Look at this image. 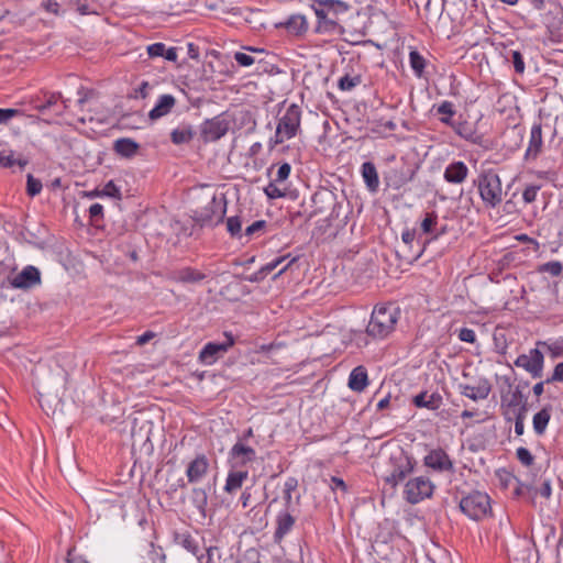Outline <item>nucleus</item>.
Segmentation results:
<instances>
[{
	"mask_svg": "<svg viewBox=\"0 0 563 563\" xmlns=\"http://www.w3.org/2000/svg\"><path fill=\"white\" fill-rule=\"evenodd\" d=\"M301 114L302 111L296 103H291L285 110L279 111L275 134L267 142L269 151L294 139L300 132Z\"/></svg>",
	"mask_w": 563,
	"mask_h": 563,
	"instance_id": "obj_1",
	"label": "nucleus"
},
{
	"mask_svg": "<svg viewBox=\"0 0 563 563\" xmlns=\"http://www.w3.org/2000/svg\"><path fill=\"white\" fill-rule=\"evenodd\" d=\"M400 310L393 305L376 306L372 312L366 332L374 339H385L394 330L399 320Z\"/></svg>",
	"mask_w": 563,
	"mask_h": 563,
	"instance_id": "obj_2",
	"label": "nucleus"
},
{
	"mask_svg": "<svg viewBox=\"0 0 563 563\" xmlns=\"http://www.w3.org/2000/svg\"><path fill=\"white\" fill-rule=\"evenodd\" d=\"M474 184L486 207L496 208L503 202L504 191L501 180L493 168L482 170Z\"/></svg>",
	"mask_w": 563,
	"mask_h": 563,
	"instance_id": "obj_3",
	"label": "nucleus"
},
{
	"mask_svg": "<svg viewBox=\"0 0 563 563\" xmlns=\"http://www.w3.org/2000/svg\"><path fill=\"white\" fill-rule=\"evenodd\" d=\"M461 510L473 520H481L492 511L490 498L478 490L470 493L460 501Z\"/></svg>",
	"mask_w": 563,
	"mask_h": 563,
	"instance_id": "obj_4",
	"label": "nucleus"
},
{
	"mask_svg": "<svg viewBox=\"0 0 563 563\" xmlns=\"http://www.w3.org/2000/svg\"><path fill=\"white\" fill-rule=\"evenodd\" d=\"M389 462L393 468L384 476V481L395 487L413 471L415 461L404 452H399L390 455Z\"/></svg>",
	"mask_w": 563,
	"mask_h": 563,
	"instance_id": "obj_5",
	"label": "nucleus"
},
{
	"mask_svg": "<svg viewBox=\"0 0 563 563\" xmlns=\"http://www.w3.org/2000/svg\"><path fill=\"white\" fill-rule=\"evenodd\" d=\"M433 490L434 485L427 476H417L406 483L404 496L408 503L418 504L419 501L431 497Z\"/></svg>",
	"mask_w": 563,
	"mask_h": 563,
	"instance_id": "obj_6",
	"label": "nucleus"
},
{
	"mask_svg": "<svg viewBox=\"0 0 563 563\" xmlns=\"http://www.w3.org/2000/svg\"><path fill=\"white\" fill-rule=\"evenodd\" d=\"M515 365L523 368L532 378H541L543 374L544 356L539 349H531L528 353L520 354L516 358Z\"/></svg>",
	"mask_w": 563,
	"mask_h": 563,
	"instance_id": "obj_7",
	"label": "nucleus"
},
{
	"mask_svg": "<svg viewBox=\"0 0 563 563\" xmlns=\"http://www.w3.org/2000/svg\"><path fill=\"white\" fill-rule=\"evenodd\" d=\"M227 340L224 342H209L207 343L199 353V361L205 365L214 364L219 357H221L234 344V340L231 335L225 334Z\"/></svg>",
	"mask_w": 563,
	"mask_h": 563,
	"instance_id": "obj_8",
	"label": "nucleus"
},
{
	"mask_svg": "<svg viewBox=\"0 0 563 563\" xmlns=\"http://www.w3.org/2000/svg\"><path fill=\"white\" fill-rule=\"evenodd\" d=\"M423 464L424 466L439 473L454 472L453 461L441 448L430 450L429 453L423 457Z\"/></svg>",
	"mask_w": 563,
	"mask_h": 563,
	"instance_id": "obj_9",
	"label": "nucleus"
},
{
	"mask_svg": "<svg viewBox=\"0 0 563 563\" xmlns=\"http://www.w3.org/2000/svg\"><path fill=\"white\" fill-rule=\"evenodd\" d=\"M256 459V452L253 448L242 441H238L229 452V462L232 468H241L252 463Z\"/></svg>",
	"mask_w": 563,
	"mask_h": 563,
	"instance_id": "obj_10",
	"label": "nucleus"
},
{
	"mask_svg": "<svg viewBox=\"0 0 563 563\" xmlns=\"http://www.w3.org/2000/svg\"><path fill=\"white\" fill-rule=\"evenodd\" d=\"M440 121L451 126L460 137L473 144H482L483 135L477 132V129L473 122L453 121L450 119H440Z\"/></svg>",
	"mask_w": 563,
	"mask_h": 563,
	"instance_id": "obj_11",
	"label": "nucleus"
},
{
	"mask_svg": "<svg viewBox=\"0 0 563 563\" xmlns=\"http://www.w3.org/2000/svg\"><path fill=\"white\" fill-rule=\"evenodd\" d=\"M228 129L225 120L216 117L202 123L200 133L205 142H214L225 135Z\"/></svg>",
	"mask_w": 563,
	"mask_h": 563,
	"instance_id": "obj_12",
	"label": "nucleus"
},
{
	"mask_svg": "<svg viewBox=\"0 0 563 563\" xmlns=\"http://www.w3.org/2000/svg\"><path fill=\"white\" fill-rule=\"evenodd\" d=\"M40 283H41V273L35 266H32V265L24 267L11 280V285L14 288H19V289L32 288L35 285H38Z\"/></svg>",
	"mask_w": 563,
	"mask_h": 563,
	"instance_id": "obj_13",
	"label": "nucleus"
},
{
	"mask_svg": "<svg viewBox=\"0 0 563 563\" xmlns=\"http://www.w3.org/2000/svg\"><path fill=\"white\" fill-rule=\"evenodd\" d=\"M468 167L462 161L451 162L444 169L443 178L452 185L463 184L468 176Z\"/></svg>",
	"mask_w": 563,
	"mask_h": 563,
	"instance_id": "obj_14",
	"label": "nucleus"
},
{
	"mask_svg": "<svg viewBox=\"0 0 563 563\" xmlns=\"http://www.w3.org/2000/svg\"><path fill=\"white\" fill-rule=\"evenodd\" d=\"M209 460L206 455H197L187 466L186 476L189 483L200 482L208 473Z\"/></svg>",
	"mask_w": 563,
	"mask_h": 563,
	"instance_id": "obj_15",
	"label": "nucleus"
},
{
	"mask_svg": "<svg viewBox=\"0 0 563 563\" xmlns=\"http://www.w3.org/2000/svg\"><path fill=\"white\" fill-rule=\"evenodd\" d=\"M459 388L461 395L474 401L486 399L492 390L490 384L486 379H481L476 385L460 384Z\"/></svg>",
	"mask_w": 563,
	"mask_h": 563,
	"instance_id": "obj_16",
	"label": "nucleus"
},
{
	"mask_svg": "<svg viewBox=\"0 0 563 563\" xmlns=\"http://www.w3.org/2000/svg\"><path fill=\"white\" fill-rule=\"evenodd\" d=\"M543 139H542V125L541 123H534L530 130V137L528 147L525 153V158L536 159L542 152Z\"/></svg>",
	"mask_w": 563,
	"mask_h": 563,
	"instance_id": "obj_17",
	"label": "nucleus"
},
{
	"mask_svg": "<svg viewBox=\"0 0 563 563\" xmlns=\"http://www.w3.org/2000/svg\"><path fill=\"white\" fill-rule=\"evenodd\" d=\"M295 522L296 518L290 514L289 509L280 511L276 517L275 541L280 542L291 531Z\"/></svg>",
	"mask_w": 563,
	"mask_h": 563,
	"instance_id": "obj_18",
	"label": "nucleus"
},
{
	"mask_svg": "<svg viewBox=\"0 0 563 563\" xmlns=\"http://www.w3.org/2000/svg\"><path fill=\"white\" fill-rule=\"evenodd\" d=\"M206 278V275L192 267H183L169 274V279L183 284H196Z\"/></svg>",
	"mask_w": 563,
	"mask_h": 563,
	"instance_id": "obj_19",
	"label": "nucleus"
},
{
	"mask_svg": "<svg viewBox=\"0 0 563 563\" xmlns=\"http://www.w3.org/2000/svg\"><path fill=\"white\" fill-rule=\"evenodd\" d=\"M176 104V99L172 95H162L158 97L154 108L148 112L152 121L167 115Z\"/></svg>",
	"mask_w": 563,
	"mask_h": 563,
	"instance_id": "obj_20",
	"label": "nucleus"
},
{
	"mask_svg": "<svg viewBox=\"0 0 563 563\" xmlns=\"http://www.w3.org/2000/svg\"><path fill=\"white\" fill-rule=\"evenodd\" d=\"M361 175L369 192L376 194L379 189V177L375 165L365 162L361 166Z\"/></svg>",
	"mask_w": 563,
	"mask_h": 563,
	"instance_id": "obj_21",
	"label": "nucleus"
},
{
	"mask_svg": "<svg viewBox=\"0 0 563 563\" xmlns=\"http://www.w3.org/2000/svg\"><path fill=\"white\" fill-rule=\"evenodd\" d=\"M146 52L151 58L164 57L169 62H176L178 58L176 47H166V45L161 42L148 45Z\"/></svg>",
	"mask_w": 563,
	"mask_h": 563,
	"instance_id": "obj_22",
	"label": "nucleus"
},
{
	"mask_svg": "<svg viewBox=\"0 0 563 563\" xmlns=\"http://www.w3.org/2000/svg\"><path fill=\"white\" fill-rule=\"evenodd\" d=\"M347 385L353 391H363L368 385V376L366 368L364 366H357L353 368L349 376Z\"/></svg>",
	"mask_w": 563,
	"mask_h": 563,
	"instance_id": "obj_23",
	"label": "nucleus"
},
{
	"mask_svg": "<svg viewBox=\"0 0 563 563\" xmlns=\"http://www.w3.org/2000/svg\"><path fill=\"white\" fill-rule=\"evenodd\" d=\"M412 404L418 408L437 410L442 404V397L435 393L428 394L427 391H422L413 397Z\"/></svg>",
	"mask_w": 563,
	"mask_h": 563,
	"instance_id": "obj_24",
	"label": "nucleus"
},
{
	"mask_svg": "<svg viewBox=\"0 0 563 563\" xmlns=\"http://www.w3.org/2000/svg\"><path fill=\"white\" fill-rule=\"evenodd\" d=\"M247 476V471H241L239 468L230 470L225 481L224 490L229 494L238 492L242 487Z\"/></svg>",
	"mask_w": 563,
	"mask_h": 563,
	"instance_id": "obj_25",
	"label": "nucleus"
},
{
	"mask_svg": "<svg viewBox=\"0 0 563 563\" xmlns=\"http://www.w3.org/2000/svg\"><path fill=\"white\" fill-rule=\"evenodd\" d=\"M140 148L139 143L129 137H122L114 142L113 150L114 152L125 158H131L136 155Z\"/></svg>",
	"mask_w": 563,
	"mask_h": 563,
	"instance_id": "obj_26",
	"label": "nucleus"
},
{
	"mask_svg": "<svg viewBox=\"0 0 563 563\" xmlns=\"http://www.w3.org/2000/svg\"><path fill=\"white\" fill-rule=\"evenodd\" d=\"M439 217L435 212H427L423 220L420 223V230L424 234H434L431 240H435L438 236L444 233V229L438 230Z\"/></svg>",
	"mask_w": 563,
	"mask_h": 563,
	"instance_id": "obj_27",
	"label": "nucleus"
},
{
	"mask_svg": "<svg viewBox=\"0 0 563 563\" xmlns=\"http://www.w3.org/2000/svg\"><path fill=\"white\" fill-rule=\"evenodd\" d=\"M195 135L190 125H181L170 133L172 142L176 145L189 143Z\"/></svg>",
	"mask_w": 563,
	"mask_h": 563,
	"instance_id": "obj_28",
	"label": "nucleus"
},
{
	"mask_svg": "<svg viewBox=\"0 0 563 563\" xmlns=\"http://www.w3.org/2000/svg\"><path fill=\"white\" fill-rule=\"evenodd\" d=\"M550 412L548 409H542L533 416V430L537 434L544 433L550 421Z\"/></svg>",
	"mask_w": 563,
	"mask_h": 563,
	"instance_id": "obj_29",
	"label": "nucleus"
},
{
	"mask_svg": "<svg viewBox=\"0 0 563 563\" xmlns=\"http://www.w3.org/2000/svg\"><path fill=\"white\" fill-rule=\"evenodd\" d=\"M318 2L325 7L329 12L332 11L335 14L344 13L350 8L347 3L341 0H318Z\"/></svg>",
	"mask_w": 563,
	"mask_h": 563,
	"instance_id": "obj_30",
	"label": "nucleus"
},
{
	"mask_svg": "<svg viewBox=\"0 0 563 563\" xmlns=\"http://www.w3.org/2000/svg\"><path fill=\"white\" fill-rule=\"evenodd\" d=\"M410 66L417 76H421L426 66L424 58L417 51H411L409 54Z\"/></svg>",
	"mask_w": 563,
	"mask_h": 563,
	"instance_id": "obj_31",
	"label": "nucleus"
},
{
	"mask_svg": "<svg viewBox=\"0 0 563 563\" xmlns=\"http://www.w3.org/2000/svg\"><path fill=\"white\" fill-rule=\"evenodd\" d=\"M177 541L188 552L192 553L196 556H199L198 555V547L196 544V541L194 540V538L190 534H186V533L179 534V536H177Z\"/></svg>",
	"mask_w": 563,
	"mask_h": 563,
	"instance_id": "obj_32",
	"label": "nucleus"
},
{
	"mask_svg": "<svg viewBox=\"0 0 563 563\" xmlns=\"http://www.w3.org/2000/svg\"><path fill=\"white\" fill-rule=\"evenodd\" d=\"M298 486V482L296 478H288L285 484H284V489H283V493H284V500H285V505H286V509H289V506L291 504V499H292V492L296 490Z\"/></svg>",
	"mask_w": 563,
	"mask_h": 563,
	"instance_id": "obj_33",
	"label": "nucleus"
},
{
	"mask_svg": "<svg viewBox=\"0 0 563 563\" xmlns=\"http://www.w3.org/2000/svg\"><path fill=\"white\" fill-rule=\"evenodd\" d=\"M227 230L233 238H242V221L239 217H230L227 220Z\"/></svg>",
	"mask_w": 563,
	"mask_h": 563,
	"instance_id": "obj_34",
	"label": "nucleus"
},
{
	"mask_svg": "<svg viewBox=\"0 0 563 563\" xmlns=\"http://www.w3.org/2000/svg\"><path fill=\"white\" fill-rule=\"evenodd\" d=\"M526 407H520L514 412L515 417V432L517 435H522L525 431Z\"/></svg>",
	"mask_w": 563,
	"mask_h": 563,
	"instance_id": "obj_35",
	"label": "nucleus"
},
{
	"mask_svg": "<svg viewBox=\"0 0 563 563\" xmlns=\"http://www.w3.org/2000/svg\"><path fill=\"white\" fill-rule=\"evenodd\" d=\"M413 177V173H411L410 175H405L404 173H398L397 170H393L391 172V175H390V185L396 188V189H399L400 187H402L405 184H407L408 181H410Z\"/></svg>",
	"mask_w": 563,
	"mask_h": 563,
	"instance_id": "obj_36",
	"label": "nucleus"
},
{
	"mask_svg": "<svg viewBox=\"0 0 563 563\" xmlns=\"http://www.w3.org/2000/svg\"><path fill=\"white\" fill-rule=\"evenodd\" d=\"M200 563H221L220 550L217 547H210L207 549L205 555L198 556Z\"/></svg>",
	"mask_w": 563,
	"mask_h": 563,
	"instance_id": "obj_37",
	"label": "nucleus"
},
{
	"mask_svg": "<svg viewBox=\"0 0 563 563\" xmlns=\"http://www.w3.org/2000/svg\"><path fill=\"white\" fill-rule=\"evenodd\" d=\"M62 98L63 95L60 92H51L47 95V99L43 103L36 106V109L41 113H44L49 108L56 106Z\"/></svg>",
	"mask_w": 563,
	"mask_h": 563,
	"instance_id": "obj_38",
	"label": "nucleus"
},
{
	"mask_svg": "<svg viewBox=\"0 0 563 563\" xmlns=\"http://www.w3.org/2000/svg\"><path fill=\"white\" fill-rule=\"evenodd\" d=\"M101 195L117 200L122 199L121 189L114 184L113 180H109L101 189Z\"/></svg>",
	"mask_w": 563,
	"mask_h": 563,
	"instance_id": "obj_39",
	"label": "nucleus"
},
{
	"mask_svg": "<svg viewBox=\"0 0 563 563\" xmlns=\"http://www.w3.org/2000/svg\"><path fill=\"white\" fill-rule=\"evenodd\" d=\"M358 84H361V78L360 76H349V75H345L343 77L340 78L339 80V88L343 91H350L352 90L354 87H356Z\"/></svg>",
	"mask_w": 563,
	"mask_h": 563,
	"instance_id": "obj_40",
	"label": "nucleus"
},
{
	"mask_svg": "<svg viewBox=\"0 0 563 563\" xmlns=\"http://www.w3.org/2000/svg\"><path fill=\"white\" fill-rule=\"evenodd\" d=\"M192 501L198 509L203 510L207 506L208 496L205 489L194 488L192 489Z\"/></svg>",
	"mask_w": 563,
	"mask_h": 563,
	"instance_id": "obj_41",
	"label": "nucleus"
},
{
	"mask_svg": "<svg viewBox=\"0 0 563 563\" xmlns=\"http://www.w3.org/2000/svg\"><path fill=\"white\" fill-rule=\"evenodd\" d=\"M42 183L40 179H36L33 177V175L29 174L27 175V180H26V192L27 195H30L31 197H34L36 195H38L42 190Z\"/></svg>",
	"mask_w": 563,
	"mask_h": 563,
	"instance_id": "obj_42",
	"label": "nucleus"
},
{
	"mask_svg": "<svg viewBox=\"0 0 563 563\" xmlns=\"http://www.w3.org/2000/svg\"><path fill=\"white\" fill-rule=\"evenodd\" d=\"M516 456L518 461L525 466H531L533 464L534 457L526 448H518L516 451Z\"/></svg>",
	"mask_w": 563,
	"mask_h": 563,
	"instance_id": "obj_43",
	"label": "nucleus"
},
{
	"mask_svg": "<svg viewBox=\"0 0 563 563\" xmlns=\"http://www.w3.org/2000/svg\"><path fill=\"white\" fill-rule=\"evenodd\" d=\"M266 196L271 199H277V198H282V197H285L286 195V191L285 189H280L276 183H269L265 189H264Z\"/></svg>",
	"mask_w": 563,
	"mask_h": 563,
	"instance_id": "obj_44",
	"label": "nucleus"
},
{
	"mask_svg": "<svg viewBox=\"0 0 563 563\" xmlns=\"http://www.w3.org/2000/svg\"><path fill=\"white\" fill-rule=\"evenodd\" d=\"M265 227H266V221L257 220L245 229L244 235L247 238H252L253 235H255L257 233L264 232Z\"/></svg>",
	"mask_w": 563,
	"mask_h": 563,
	"instance_id": "obj_45",
	"label": "nucleus"
},
{
	"mask_svg": "<svg viewBox=\"0 0 563 563\" xmlns=\"http://www.w3.org/2000/svg\"><path fill=\"white\" fill-rule=\"evenodd\" d=\"M563 266L560 262H548L541 266V272L549 273L551 276H559L562 273Z\"/></svg>",
	"mask_w": 563,
	"mask_h": 563,
	"instance_id": "obj_46",
	"label": "nucleus"
},
{
	"mask_svg": "<svg viewBox=\"0 0 563 563\" xmlns=\"http://www.w3.org/2000/svg\"><path fill=\"white\" fill-rule=\"evenodd\" d=\"M511 62H512L515 71L517 74L521 75L525 73L526 66H525L523 57L520 52H518V51L511 52Z\"/></svg>",
	"mask_w": 563,
	"mask_h": 563,
	"instance_id": "obj_47",
	"label": "nucleus"
},
{
	"mask_svg": "<svg viewBox=\"0 0 563 563\" xmlns=\"http://www.w3.org/2000/svg\"><path fill=\"white\" fill-rule=\"evenodd\" d=\"M438 113L443 115L441 119H450V120H452V117L455 113L453 103L450 102V101H443L438 107Z\"/></svg>",
	"mask_w": 563,
	"mask_h": 563,
	"instance_id": "obj_48",
	"label": "nucleus"
},
{
	"mask_svg": "<svg viewBox=\"0 0 563 563\" xmlns=\"http://www.w3.org/2000/svg\"><path fill=\"white\" fill-rule=\"evenodd\" d=\"M234 59L240 66L243 67H249L253 65L255 62L253 56L242 52H236L234 54Z\"/></svg>",
	"mask_w": 563,
	"mask_h": 563,
	"instance_id": "obj_49",
	"label": "nucleus"
},
{
	"mask_svg": "<svg viewBox=\"0 0 563 563\" xmlns=\"http://www.w3.org/2000/svg\"><path fill=\"white\" fill-rule=\"evenodd\" d=\"M291 166L288 163H284L279 166L276 177L274 179L275 183L285 181L290 175Z\"/></svg>",
	"mask_w": 563,
	"mask_h": 563,
	"instance_id": "obj_50",
	"label": "nucleus"
},
{
	"mask_svg": "<svg viewBox=\"0 0 563 563\" xmlns=\"http://www.w3.org/2000/svg\"><path fill=\"white\" fill-rule=\"evenodd\" d=\"M288 256H279L272 262L264 265L261 271L264 274V276H267L271 272H273L275 268H277L282 263H284Z\"/></svg>",
	"mask_w": 563,
	"mask_h": 563,
	"instance_id": "obj_51",
	"label": "nucleus"
},
{
	"mask_svg": "<svg viewBox=\"0 0 563 563\" xmlns=\"http://www.w3.org/2000/svg\"><path fill=\"white\" fill-rule=\"evenodd\" d=\"M539 189L540 188L538 186H528L522 192V199L525 200V202H533L537 198Z\"/></svg>",
	"mask_w": 563,
	"mask_h": 563,
	"instance_id": "obj_52",
	"label": "nucleus"
},
{
	"mask_svg": "<svg viewBox=\"0 0 563 563\" xmlns=\"http://www.w3.org/2000/svg\"><path fill=\"white\" fill-rule=\"evenodd\" d=\"M459 339L463 342L474 343L476 341L475 331L468 328H462L459 331Z\"/></svg>",
	"mask_w": 563,
	"mask_h": 563,
	"instance_id": "obj_53",
	"label": "nucleus"
},
{
	"mask_svg": "<svg viewBox=\"0 0 563 563\" xmlns=\"http://www.w3.org/2000/svg\"><path fill=\"white\" fill-rule=\"evenodd\" d=\"M20 114L18 109H0V124H7L12 118Z\"/></svg>",
	"mask_w": 563,
	"mask_h": 563,
	"instance_id": "obj_54",
	"label": "nucleus"
},
{
	"mask_svg": "<svg viewBox=\"0 0 563 563\" xmlns=\"http://www.w3.org/2000/svg\"><path fill=\"white\" fill-rule=\"evenodd\" d=\"M553 382H563V362L555 365L551 377L545 380L547 384Z\"/></svg>",
	"mask_w": 563,
	"mask_h": 563,
	"instance_id": "obj_55",
	"label": "nucleus"
},
{
	"mask_svg": "<svg viewBox=\"0 0 563 563\" xmlns=\"http://www.w3.org/2000/svg\"><path fill=\"white\" fill-rule=\"evenodd\" d=\"M89 217L92 221H98L103 217V207L100 203H93L89 208Z\"/></svg>",
	"mask_w": 563,
	"mask_h": 563,
	"instance_id": "obj_56",
	"label": "nucleus"
},
{
	"mask_svg": "<svg viewBox=\"0 0 563 563\" xmlns=\"http://www.w3.org/2000/svg\"><path fill=\"white\" fill-rule=\"evenodd\" d=\"M312 9L317 15V18L321 21V20H324L327 18V14H328V10L323 5H320V3L318 2V0H313V3H312Z\"/></svg>",
	"mask_w": 563,
	"mask_h": 563,
	"instance_id": "obj_57",
	"label": "nucleus"
},
{
	"mask_svg": "<svg viewBox=\"0 0 563 563\" xmlns=\"http://www.w3.org/2000/svg\"><path fill=\"white\" fill-rule=\"evenodd\" d=\"M508 407L509 408H515L514 412L518 408H520V407H526L525 405H521V394H520V391L517 390L516 393L512 394L511 399L508 402Z\"/></svg>",
	"mask_w": 563,
	"mask_h": 563,
	"instance_id": "obj_58",
	"label": "nucleus"
},
{
	"mask_svg": "<svg viewBox=\"0 0 563 563\" xmlns=\"http://www.w3.org/2000/svg\"><path fill=\"white\" fill-rule=\"evenodd\" d=\"M538 494L544 498H550L552 494V487L549 481H544L538 488Z\"/></svg>",
	"mask_w": 563,
	"mask_h": 563,
	"instance_id": "obj_59",
	"label": "nucleus"
},
{
	"mask_svg": "<svg viewBox=\"0 0 563 563\" xmlns=\"http://www.w3.org/2000/svg\"><path fill=\"white\" fill-rule=\"evenodd\" d=\"M43 7L47 12L58 14L59 13V4L55 0H47L43 2Z\"/></svg>",
	"mask_w": 563,
	"mask_h": 563,
	"instance_id": "obj_60",
	"label": "nucleus"
},
{
	"mask_svg": "<svg viewBox=\"0 0 563 563\" xmlns=\"http://www.w3.org/2000/svg\"><path fill=\"white\" fill-rule=\"evenodd\" d=\"M294 24L298 31L306 30L307 29V21L303 16H294L289 21V25Z\"/></svg>",
	"mask_w": 563,
	"mask_h": 563,
	"instance_id": "obj_61",
	"label": "nucleus"
},
{
	"mask_svg": "<svg viewBox=\"0 0 563 563\" xmlns=\"http://www.w3.org/2000/svg\"><path fill=\"white\" fill-rule=\"evenodd\" d=\"M416 239V231L415 230H406L401 234V240L406 245H411V243Z\"/></svg>",
	"mask_w": 563,
	"mask_h": 563,
	"instance_id": "obj_62",
	"label": "nucleus"
},
{
	"mask_svg": "<svg viewBox=\"0 0 563 563\" xmlns=\"http://www.w3.org/2000/svg\"><path fill=\"white\" fill-rule=\"evenodd\" d=\"M91 95H92L91 90H87L84 87H81L78 90V96H79L78 104L82 106L90 98Z\"/></svg>",
	"mask_w": 563,
	"mask_h": 563,
	"instance_id": "obj_63",
	"label": "nucleus"
},
{
	"mask_svg": "<svg viewBox=\"0 0 563 563\" xmlns=\"http://www.w3.org/2000/svg\"><path fill=\"white\" fill-rule=\"evenodd\" d=\"M154 338V333L151 332V331H147L145 333H143L142 335H140L136 340V343L139 345H144L146 344L150 340H152Z\"/></svg>",
	"mask_w": 563,
	"mask_h": 563,
	"instance_id": "obj_64",
	"label": "nucleus"
}]
</instances>
